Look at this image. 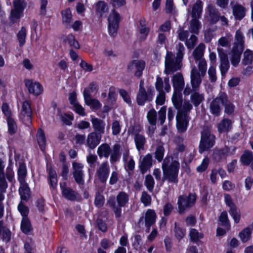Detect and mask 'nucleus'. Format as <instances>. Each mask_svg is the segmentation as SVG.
Returning <instances> with one entry per match:
<instances>
[{"label":"nucleus","mask_w":253,"mask_h":253,"mask_svg":"<svg viewBox=\"0 0 253 253\" xmlns=\"http://www.w3.org/2000/svg\"><path fill=\"white\" fill-rule=\"evenodd\" d=\"M185 48L182 43H179L177 47L176 57L171 52L167 51L165 57L164 73L169 75L180 69L181 61L184 55Z\"/></svg>","instance_id":"1"},{"label":"nucleus","mask_w":253,"mask_h":253,"mask_svg":"<svg viewBox=\"0 0 253 253\" xmlns=\"http://www.w3.org/2000/svg\"><path fill=\"white\" fill-rule=\"evenodd\" d=\"M163 179H168L170 182H177V176L179 169V163L173 160L170 157H166L162 164Z\"/></svg>","instance_id":"2"},{"label":"nucleus","mask_w":253,"mask_h":253,"mask_svg":"<svg viewBox=\"0 0 253 253\" xmlns=\"http://www.w3.org/2000/svg\"><path fill=\"white\" fill-rule=\"evenodd\" d=\"M192 108V106L190 103L189 101H185L177 111L176 116V127L179 132H183L186 130L189 121L186 112L189 111Z\"/></svg>","instance_id":"3"},{"label":"nucleus","mask_w":253,"mask_h":253,"mask_svg":"<svg viewBox=\"0 0 253 253\" xmlns=\"http://www.w3.org/2000/svg\"><path fill=\"white\" fill-rule=\"evenodd\" d=\"M215 137L208 128H204L201 132L199 152L202 153L211 148L214 143Z\"/></svg>","instance_id":"4"},{"label":"nucleus","mask_w":253,"mask_h":253,"mask_svg":"<svg viewBox=\"0 0 253 253\" xmlns=\"http://www.w3.org/2000/svg\"><path fill=\"white\" fill-rule=\"evenodd\" d=\"M196 195L190 193L188 196L182 195L178 198V212L179 214L184 213L187 208H190L193 207L196 202Z\"/></svg>","instance_id":"5"},{"label":"nucleus","mask_w":253,"mask_h":253,"mask_svg":"<svg viewBox=\"0 0 253 253\" xmlns=\"http://www.w3.org/2000/svg\"><path fill=\"white\" fill-rule=\"evenodd\" d=\"M13 3L14 8L11 11L9 18L11 22L14 23L19 21L22 15L25 4L24 1L21 0H14Z\"/></svg>","instance_id":"6"},{"label":"nucleus","mask_w":253,"mask_h":253,"mask_svg":"<svg viewBox=\"0 0 253 253\" xmlns=\"http://www.w3.org/2000/svg\"><path fill=\"white\" fill-rule=\"evenodd\" d=\"M226 101V95L224 93L220 94L211 103L210 106L211 113L215 116L219 115L221 110V106Z\"/></svg>","instance_id":"7"},{"label":"nucleus","mask_w":253,"mask_h":253,"mask_svg":"<svg viewBox=\"0 0 253 253\" xmlns=\"http://www.w3.org/2000/svg\"><path fill=\"white\" fill-rule=\"evenodd\" d=\"M120 20L119 14L115 10H112L108 18V31L111 36H114L117 34Z\"/></svg>","instance_id":"8"},{"label":"nucleus","mask_w":253,"mask_h":253,"mask_svg":"<svg viewBox=\"0 0 253 253\" xmlns=\"http://www.w3.org/2000/svg\"><path fill=\"white\" fill-rule=\"evenodd\" d=\"M73 175L76 182L80 185L84 184V172L83 169L84 165L81 163L73 162L72 163Z\"/></svg>","instance_id":"9"},{"label":"nucleus","mask_w":253,"mask_h":253,"mask_svg":"<svg viewBox=\"0 0 253 253\" xmlns=\"http://www.w3.org/2000/svg\"><path fill=\"white\" fill-rule=\"evenodd\" d=\"M32 110L30 103L28 101L23 102L21 110L20 111V117L27 124L31 123Z\"/></svg>","instance_id":"10"},{"label":"nucleus","mask_w":253,"mask_h":253,"mask_svg":"<svg viewBox=\"0 0 253 253\" xmlns=\"http://www.w3.org/2000/svg\"><path fill=\"white\" fill-rule=\"evenodd\" d=\"M145 68V63L141 60H134L128 66V70L137 77H140Z\"/></svg>","instance_id":"11"},{"label":"nucleus","mask_w":253,"mask_h":253,"mask_svg":"<svg viewBox=\"0 0 253 253\" xmlns=\"http://www.w3.org/2000/svg\"><path fill=\"white\" fill-rule=\"evenodd\" d=\"M25 84L29 92L35 95H39L43 91V87L39 82L28 80L25 81Z\"/></svg>","instance_id":"12"},{"label":"nucleus","mask_w":253,"mask_h":253,"mask_svg":"<svg viewBox=\"0 0 253 253\" xmlns=\"http://www.w3.org/2000/svg\"><path fill=\"white\" fill-rule=\"evenodd\" d=\"M110 172V167L107 162L102 163L96 171V175L97 178L104 182L108 178Z\"/></svg>","instance_id":"13"},{"label":"nucleus","mask_w":253,"mask_h":253,"mask_svg":"<svg viewBox=\"0 0 253 253\" xmlns=\"http://www.w3.org/2000/svg\"><path fill=\"white\" fill-rule=\"evenodd\" d=\"M101 138V135L96 132H90L86 139L87 146L90 149L95 148L100 142Z\"/></svg>","instance_id":"14"},{"label":"nucleus","mask_w":253,"mask_h":253,"mask_svg":"<svg viewBox=\"0 0 253 253\" xmlns=\"http://www.w3.org/2000/svg\"><path fill=\"white\" fill-rule=\"evenodd\" d=\"M217 51L220 59V70L223 76L228 71L229 68V63L226 54L223 53L222 49L217 48Z\"/></svg>","instance_id":"15"},{"label":"nucleus","mask_w":253,"mask_h":253,"mask_svg":"<svg viewBox=\"0 0 253 253\" xmlns=\"http://www.w3.org/2000/svg\"><path fill=\"white\" fill-rule=\"evenodd\" d=\"M244 39L245 37L241 30H237L235 35L234 42L232 47L234 51L235 50H243L244 48Z\"/></svg>","instance_id":"16"},{"label":"nucleus","mask_w":253,"mask_h":253,"mask_svg":"<svg viewBox=\"0 0 253 253\" xmlns=\"http://www.w3.org/2000/svg\"><path fill=\"white\" fill-rule=\"evenodd\" d=\"M90 121L95 132L102 135L105 131V123L102 120L95 118L92 116H90Z\"/></svg>","instance_id":"17"},{"label":"nucleus","mask_w":253,"mask_h":253,"mask_svg":"<svg viewBox=\"0 0 253 253\" xmlns=\"http://www.w3.org/2000/svg\"><path fill=\"white\" fill-rule=\"evenodd\" d=\"M169 78L166 77L163 81L162 79L158 77L155 83L156 89L159 92H164L163 89H165L167 92H169L171 89L170 85L169 84Z\"/></svg>","instance_id":"18"},{"label":"nucleus","mask_w":253,"mask_h":253,"mask_svg":"<svg viewBox=\"0 0 253 253\" xmlns=\"http://www.w3.org/2000/svg\"><path fill=\"white\" fill-rule=\"evenodd\" d=\"M157 215L154 210L148 209L145 213V225L148 232L149 231L150 227L155 224Z\"/></svg>","instance_id":"19"},{"label":"nucleus","mask_w":253,"mask_h":253,"mask_svg":"<svg viewBox=\"0 0 253 253\" xmlns=\"http://www.w3.org/2000/svg\"><path fill=\"white\" fill-rule=\"evenodd\" d=\"M203 77L198 72L195 67L192 68L191 71L190 78L191 85L193 89L199 87L202 82V78Z\"/></svg>","instance_id":"20"},{"label":"nucleus","mask_w":253,"mask_h":253,"mask_svg":"<svg viewBox=\"0 0 253 253\" xmlns=\"http://www.w3.org/2000/svg\"><path fill=\"white\" fill-rule=\"evenodd\" d=\"M107 205L112 210L116 218H119L122 215V208L118 204L116 205V200L114 197H110L107 201Z\"/></svg>","instance_id":"21"},{"label":"nucleus","mask_w":253,"mask_h":253,"mask_svg":"<svg viewBox=\"0 0 253 253\" xmlns=\"http://www.w3.org/2000/svg\"><path fill=\"white\" fill-rule=\"evenodd\" d=\"M123 160L125 164V169L127 171H132L134 169L135 162L132 157L129 155L128 151L126 150L123 153Z\"/></svg>","instance_id":"22"},{"label":"nucleus","mask_w":253,"mask_h":253,"mask_svg":"<svg viewBox=\"0 0 253 253\" xmlns=\"http://www.w3.org/2000/svg\"><path fill=\"white\" fill-rule=\"evenodd\" d=\"M172 83L174 91H181L184 85L182 75L180 73L174 75L173 77Z\"/></svg>","instance_id":"23"},{"label":"nucleus","mask_w":253,"mask_h":253,"mask_svg":"<svg viewBox=\"0 0 253 253\" xmlns=\"http://www.w3.org/2000/svg\"><path fill=\"white\" fill-rule=\"evenodd\" d=\"M152 165V157L148 154L143 157L139 164V168L142 173H145Z\"/></svg>","instance_id":"24"},{"label":"nucleus","mask_w":253,"mask_h":253,"mask_svg":"<svg viewBox=\"0 0 253 253\" xmlns=\"http://www.w3.org/2000/svg\"><path fill=\"white\" fill-rule=\"evenodd\" d=\"M240 161L244 165H250L253 170V153L250 151H245L241 157Z\"/></svg>","instance_id":"25"},{"label":"nucleus","mask_w":253,"mask_h":253,"mask_svg":"<svg viewBox=\"0 0 253 253\" xmlns=\"http://www.w3.org/2000/svg\"><path fill=\"white\" fill-rule=\"evenodd\" d=\"M151 92H147L145 89H141L139 90L137 94V102L139 105H144L145 103L152 97H150Z\"/></svg>","instance_id":"26"},{"label":"nucleus","mask_w":253,"mask_h":253,"mask_svg":"<svg viewBox=\"0 0 253 253\" xmlns=\"http://www.w3.org/2000/svg\"><path fill=\"white\" fill-rule=\"evenodd\" d=\"M203 11L202 2L198 0L193 5L190 14L192 18H200Z\"/></svg>","instance_id":"27"},{"label":"nucleus","mask_w":253,"mask_h":253,"mask_svg":"<svg viewBox=\"0 0 253 253\" xmlns=\"http://www.w3.org/2000/svg\"><path fill=\"white\" fill-rule=\"evenodd\" d=\"M232 124L231 120L226 118L222 119L217 125L218 131L220 133L227 132L231 129Z\"/></svg>","instance_id":"28"},{"label":"nucleus","mask_w":253,"mask_h":253,"mask_svg":"<svg viewBox=\"0 0 253 253\" xmlns=\"http://www.w3.org/2000/svg\"><path fill=\"white\" fill-rule=\"evenodd\" d=\"M20 229L22 233L26 235H29L33 231V229L29 218H22Z\"/></svg>","instance_id":"29"},{"label":"nucleus","mask_w":253,"mask_h":253,"mask_svg":"<svg viewBox=\"0 0 253 253\" xmlns=\"http://www.w3.org/2000/svg\"><path fill=\"white\" fill-rule=\"evenodd\" d=\"M94 8L96 14L100 17H102L108 10L107 3L103 0H99L95 3Z\"/></svg>","instance_id":"30"},{"label":"nucleus","mask_w":253,"mask_h":253,"mask_svg":"<svg viewBox=\"0 0 253 253\" xmlns=\"http://www.w3.org/2000/svg\"><path fill=\"white\" fill-rule=\"evenodd\" d=\"M84 99L85 104L91 109L97 110L101 107V104L97 99L89 96L87 94H85V97Z\"/></svg>","instance_id":"31"},{"label":"nucleus","mask_w":253,"mask_h":253,"mask_svg":"<svg viewBox=\"0 0 253 253\" xmlns=\"http://www.w3.org/2000/svg\"><path fill=\"white\" fill-rule=\"evenodd\" d=\"M233 14L236 19L241 20L245 15V9L240 4H236L232 7Z\"/></svg>","instance_id":"32"},{"label":"nucleus","mask_w":253,"mask_h":253,"mask_svg":"<svg viewBox=\"0 0 253 253\" xmlns=\"http://www.w3.org/2000/svg\"><path fill=\"white\" fill-rule=\"evenodd\" d=\"M62 194L65 199L71 201H80L82 199L81 195L76 191H62Z\"/></svg>","instance_id":"33"},{"label":"nucleus","mask_w":253,"mask_h":253,"mask_svg":"<svg viewBox=\"0 0 253 253\" xmlns=\"http://www.w3.org/2000/svg\"><path fill=\"white\" fill-rule=\"evenodd\" d=\"M189 237L192 242L197 243L198 242H201V239H203L204 235L202 232H199L195 228H190L189 230Z\"/></svg>","instance_id":"34"},{"label":"nucleus","mask_w":253,"mask_h":253,"mask_svg":"<svg viewBox=\"0 0 253 253\" xmlns=\"http://www.w3.org/2000/svg\"><path fill=\"white\" fill-rule=\"evenodd\" d=\"M172 101L175 108L178 111L183 103L181 91H174Z\"/></svg>","instance_id":"35"},{"label":"nucleus","mask_w":253,"mask_h":253,"mask_svg":"<svg viewBox=\"0 0 253 253\" xmlns=\"http://www.w3.org/2000/svg\"><path fill=\"white\" fill-rule=\"evenodd\" d=\"M205 48V45L203 43H201L194 49L193 52V56L195 60H198L204 59L203 57L204 56Z\"/></svg>","instance_id":"36"},{"label":"nucleus","mask_w":253,"mask_h":253,"mask_svg":"<svg viewBox=\"0 0 253 253\" xmlns=\"http://www.w3.org/2000/svg\"><path fill=\"white\" fill-rule=\"evenodd\" d=\"M62 19L63 23L68 26L70 25L73 19V15L70 8H68L61 11Z\"/></svg>","instance_id":"37"},{"label":"nucleus","mask_w":253,"mask_h":253,"mask_svg":"<svg viewBox=\"0 0 253 253\" xmlns=\"http://www.w3.org/2000/svg\"><path fill=\"white\" fill-rule=\"evenodd\" d=\"M115 200L119 205L124 207L128 202L129 196L126 193L121 191L117 195Z\"/></svg>","instance_id":"38"},{"label":"nucleus","mask_w":253,"mask_h":253,"mask_svg":"<svg viewBox=\"0 0 253 253\" xmlns=\"http://www.w3.org/2000/svg\"><path fill=\"white\" fill-rule=\"evenodd\" d=\"M243 50H235L234 51L233 49L231 51V64L234 67H237L241 59V55Z\"/></svg>","instance_id":"39"},{"label":"nucleus","mask_w":253,"mask_h":253,"mask_svg":"<svg viewBox=\"0 0 253 253\" xmlns=\"http://www.w3.org/2000/svg\"><path fill=\"white\" fill-rule=\"evenodd\" d=\"M149 32V28L146 27L145 25L143 24L142 22H140V27L137 34L138 38L140 41H144L146 39Z\"/></svg>","instance_id":"40"},{"label":"nucleus","mask_w":253,"mask_h":253,"mask_svg":"<svg viewBox=\"0 0 253 253\" xmlns=\"http://www.w3.org/2000/svg\"><path fill=\"white\" fill-rule=\"evenodd\" d=\"M97 154L100 157L108 158L110 154V146L106 143L101 145L97 149Z\"/></svg>","instance_id":"41"},{"label":"nucleus","mask_w":253,"mask_h":253,"mask_svg":"<svg viewBox=\"0 0 253 253\" xmlns=\"http://www.w3.org/2000/svg\"><path fill=\"white\" fill-rule=\"evenodd\" d=\"M208 9L209 13L210 21L211 23L216 22L219 19V14L215 7L209 4L208 6Z\"/></svg>","instance_id":"42"},{"label":"nucleus","mask_w":253,"mask_h":253,"mask_svg":"<svg viewBox=\"0 0 253 253\" xmlns=\"http://www.w3.org/2000/svg\"><path fill=\"white\" fill-rule=\"evenodd\" d=\"M37 139L38 144L42 151H43L46 145V139L43 131L39 129L37 134Z\"/></svg>","instance_id":"43"},{"label":"nucleus","mask_w":253,"mask_h":253,"mask_svg":"<svg viewBox=\"0 0 253 253\" xmlns=\"http://www.w3.org/2000/svg\"><path fill=\"white\" fill-rule=\"evenodd\" d=\"M252 231L251 229L248 227L242 230L239 234L241 240L243 243H246L251 238Z\"/></svg>","instance_id":"44"},{"label":"nucleus","mask_w":253,"mask_h":253,"mask_svg":"<svg viewBox=\"0 0 253 253\" xmlns=\"http://www.w3.org/2000/svg\"><path fill=\"white\" fill-rule=\"evenodd\" d=\"M120 149V146L119 145L115 144L114 145L110 157V162L111 163H115L120 159L121 156Z\"/></svg>","instance_id":"45"},{"label":"nucleus","mask_w":253,"mask_h":253,"mask_svg":"<svg viewBox=\"0 0 253 253\" xmlns=\"http://www.w3.org/2000/svg\"><path fill=\"white\" fill-rule=\"evenodd\" d=\"M199 18H192L190 21L189 30L192 33L198 34L201 28V23L199 20Z\"/></svg>","instance_id":"46"},{"label":"nucleus","mask_w":253,"mask_h":253,"mask_svg":"<svg viewBox=\"0 0 253 253\" xmlns=\"http://www.w3.org/2000/svg\"><path fill=\"white\" fill-rule=\"evenodd\" d=\"M174 232L175 238L180 241L185 235V229L180 227L176 222L174 223Z\"/></svg>","instance_id":"47"},{"label":"nucleus","mask_w":253,"mask_h":253,"mask_svg":"<svg viewBox=\"0 0 253 253\" xmlns=\"http://www.w3.org/2000/svg\"><path fill=\"white\" fill-rule=\"evenodd\" d=\"M27 36V30L24 27H22L17 34V38L19 46L22 47L25 43Z\"/></svg>","instance_id":"48"},{"label":"nucleus","mask_w":253,"mask_h":253,"mask_svg":"<svg viewBox=\"0 0 253 253\" xmlns=\"http://www.w3.org/2000/svg\"><path fill=\"white\" fill-rule=\"evenodd\" d=\"M229 213L230 215L233 218L234 222L236 223H238L240 220V213L238 211V209L235 205H233L229 207Z\"/></svg>","instance_id":"49"},{"label":"nucleus","mask_w":253,"mask_h":253,"mask_svg":"<svg viewBox=\"0 0 253 253\" xmlns=\"http://www.w3.org/2000/svg\"><path fill=\"white\" fill-rule=\"evenodd\" d=\"M219 221L221 222V225L224 226L227 229L230 228V221L228 217L227 212L226 211L221 212L219 216Z\"/></svg>","instance_id":"50"},{"label":"nucleus","mask_w":253,"mask_h":253,"mask_svg":"<svg viewBox=\"0 0 253 253\" xmlns=\"http://www.w3.org/2000/svg\"><path fill=\"white\" fill-rule=\"evenodd\" d=\"M204 99V95L195 92L191 95V100L194 106H198Z\"/></svg>","instance_id":"51"},{"label":"nucleus","mask_w":253,"mask_h":253,"mask_svg":"<svg viewBox=\"0 0 253 253\" xmlns=\"http://www.w3.org/2000/svg\"><path fill=\"white\" fill-rule=\"evenodd\" d=\"M98 90V86L94 83H90L88 86L85 88L83 92L84 98L85 97L87 94L89 96H91L92 93H96Z\"/></svg>","instance_id":"52"},{"label":"nucleus","mask_w":253,"mask_h":253,"mask_svg":"<svg viewBox=\"0 0 253 253\" xmlns=\"http://www.w3.org/2000/svg\"><path fill=\"white\" fill-rule=\"evenodd\" d=\"M105 203V198L104 196L100 194V191H97L95 196L94 204L96 207L97 208H101L102 207Z\"/></svg>","instance_id":"53"},{"label":"nucleus","mask_w":253,"mask_h":253,"mask_svg":"<svg viewBox=\"0 0 253 253\" xmlns=\"http://www.w3.org/2000/svg\"><path fill=\"white\" fill-rule=\"evenodd\" d=\"M65 42L68 43L70 46L75 48H80V44L75 39V37L72 34L68 35L64 40Z\"/></svg>","instance_id":"54"},{"label":"nucleus","mask_w":253,"mask_h":253,"mask_svg":"<svg viewBox=\"0 0 253 253\" xmlns=\"http://www.w3.org/2000/svg\"><path fill=\"white\" fill-rule=\"evenodd\" d=\"M134 141L137 149L138 150L143 149L144 145L145 143V137L139 134L135 135L134 137Z\"/></svg>","instance_id":"55"},{"label":"nucleus","mask_w":253,"mask_h":253,"mask_svg":"<svg viewBox=\"0 0 253 253\" xmlns=\"http://www.w3.org/2000/svg\"><path fill=\"white\" fill-rule=\"evenodd\" d=\"M253 61V52L252 51L247 49L244 53L243 63L245 65L251 64Z\"/></svg>","instance_id":"56"},{"label":"nucleus","mask_w":253,"mask_h":253,"mask_svg":"<svg viewBox=\"0 0 253 253\" xmlns=\"http://www.w3.org/2000/svg\"><path fill=\"white\" fill-rule=\"evenodd\" d=\"M17 208L22 218H28V216L29 213V209L22 201L18 204Z\"/></svg>","instance_id":"57"},{"label":"nucleus","mask_w":253,"mask_h":253,"mask_svg":"<svg viewBox=\"0 0 253 253\" xmlns=\"http://www.w3.org/2000/svg\"><path fill=\"white\" fill-rule=\"evenodd\" d=\"M18 180L25 179L27 175V169L25 164L21 163L19 164V166L17 170Z\"/></svg>","instance_id":"58"},{"label":"nucleus","mask_w":253,"mask_h":253,"mask_svg":"<svg viewBox=\"0 0 253 253\" xmlns=\"http://www.w3.org/2000/svg\"><path fill=\"white\" fill-rule=\"evenodd\" d=\"M147 119L152 126H155L157 119V112L154 109L150 110L147 113Z\"/></svg>","instance_id":"59"},{"label":"nucleus","mask_w":253,"mask_h":253,"mask_svg":"<svg viewBox=\"0 0 253 253\" xmlns=\"http://www.w3.org/2000/svg\"><path fill=\"white\" fill-rule=\"evenodd\" d=\"M48 174L51 188L54 189L55 188L57 182L56 172L53 169H49Z\"/></svg>","instance_id":"60"},{"label":"nucleus","mask_w":253,"mask_h":253,"mask_svg":"<svg viewBox=\"0 0 253 253\" xmlns=\"http://www.w3.org/2000/svg\"><path fill=\"white\" fill-rule=\"evenodd\" d=\"M8 130L9 133L13 134L15 133L17 130V126L11 117L7 118Z\"/></svg>","instance_id":"61"},{"label":"nucleus","mask_w":253,"mask_h":253,"mask_svg":"<svg viewBox=\"0 0 253 253\" xmlns=\"http://www.w3.org/2000/svg\"><path fill=\"white\" fill-rule=\"evenodd\" d=\"M199 62L198 64L199 73L201 74L202 76H205L206 73L207 69V62L205 59H202L198 60Z\"/></svg>","instance_id":"62"},{"label":"nucleus","mask_w":253,"mask_h":253,"mask_svg":"<svg viewBox=\"0 0 253 253\" xmlns=\"http://www.w3.org/2000/svg\"><path fill=\"white\" fill-rule=\"evenodd\" d=\"M24 253H34L35 247L32 239L26 241L24 244Z\"/></svg>","instance_id":"63"},{"label":"nucleus","mask_w":253,"mask_h":253,"mask_svg":"<svg viewBox=\"0 0 253 253\" xmlns=\"http://www.w3.org/2000/svg\"><path fill=\"white\" fill-rule=\"evenodd\" d=\"M210 160L208 158H205L201 164L197 167V171L199 172H202L205 171L209 165Z\"/></svg>","instance_id":"64"}]
</instances>
